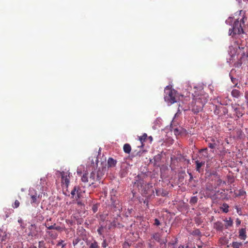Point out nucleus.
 I'll use <instances>...</instances> for the list:
<instances>
[{"mask_svg":"<svg viewBox=\"0 0 248 248\" xmlns=\"http://www.w3.org/2000/svg\"><path fill=\"white\" fill-rule=\"evenodd\" d=\"M116 226V222L115 221H113L112 222H111L110 223V226L109 227V229H110L111 228V227H115Z\"/></svg>","mask_w":248,"mask_h":248,"instance_id":"obj_43","label":"nucleus"},{"mask_svg":"<svg viewBox=\"0 0 248 248\" xmlns=\"http://www.w3.org/2000/svg\"><path fill=\"white\" fill-rule=\"evenodd\" d=\"M29 195L30 196L31 203L34 206L38 205L41 200L42 195L38 194L33 188L30 189Z\"/></svg>","mask_w":248,"mask_h":248,"instance_id":"obj_5","label":"nucleus"},{"mask_svg":"<svg viewBox=\"0 0 248 248\" xmlns=\"http://www.w3.org/2000/svg\"><path fill=\"white\" fill-rule=\"evenodd\" d=\"M244 17L242 16L240 19H237L233 23L232 29H229V34L233 37L235 35L240 34L244 33L242 25L244 24Z\"/></svg>","mask_w":248,"mask_h":248,"instance_id":"obj_2","label":"nucleus"},{"mask_svg":"<svg viewBox=\"0 0 248 248\" xmlns=\"http://www.w3.org/2000/svg\"><path fill=\"white\" fill-rule=\"evenodd\" d=\"M102 246L103 248H106V247H107V242H106V240L104 239V240H103V242H102Z\"/></svg>","mask_w":248,"mask_h":248,"instance_id":"obj_42","label":"nucleus"},{"mask_svg":"<svg viewBox=\"0 0 248 248\" xmlns=\"http://www.w3.org/2000/svg\"><path fill=\"white\" fill-rule=\"evenodd\" d=\"M39 248H46V243L44 241H41L39 242L38 244Z\"/></svg>","mask_w":248,"mask_h":248,"instance_id":"obj_34","label":"nucleus"},{"mask_svg":"<svg viewBox=\"0 0 248 248\" xmlns=\"http://www.w3.org/2000/svg\"><path fill=\"white\" fill-rule=\"evenodd\" d=\"M148 139H149V140H150V142H152V140H153V138H152V136H149V137H148Z\"/></svg>","mask_w":248,"mask_h":248,"instance_id":"obj_47","label":"nucleus"},{"mask_svg":"<svg viewBox=\"0 0 248 248\" xmlns=\"http://www.w3.org/2000/svg\"><path fill=\"white\" fill-rule=\"evenodd\" d=\"M73 202L77 203L79 206H82L84 205V202L82 199L77 198V197H75L74 200Z\"/></svg>","mask_w":248,"mask_h":248,"instance_id":"obj_22","label":"nucleus"},{"mask_svg":"<svg viewBox=\"0 0 248 248\" xmlns=\"http://www.w3.org/2000/svg\"><path fill=\"white\" fill-rule=\"evenodd\" d=\"M147 138V135L146 133H144L141 136L139 137V140L141 143V145L140 146L141 147L143 146V143L145 141V140Z\"/></svg>","mask_w":248,"mask_h":248,"instance_id":"obj_20","label":"nucleus"},{"mask_svg":"<svg viewBox=\"0 0 248 248\" xmlns=\"http://www.w3.org/2000/svg\"><path fill=\"white\" fill-rule=\"evenodd\" d=\"M117 161L111 157H109L108 160V167L112 168L115 166Z\"/></svg>","mask_w":248,"mask_h":248,"instance_id":"obj_15","label":"nucleus"},{"mask_svg":"<svg viewBox=\"0 0 248 248\" xmlns=\"http://www.w3.org/2000/svg\"><path fill=\"white\" fill-rule=\"evenodd\" d=\"M199 157L202 161H205V160L208 157V153L207 148H206L201 149L199 151Z\"/></svg>","mask_w":248,"mask_h":248,"instance_id":"obj_9","label":"nucleus"},{"mask_svg":"<svg viewBox=\"0 0 248 248\" xmlns=\"http://www.w3.org/2000/svg\"><path fill=\"white\" fill-rule=\"evenodd\" d=\"M47 219H48V222H49V221H51L52 218H47Z\"/></svg>","mask_w":248,"mask_h":248,"instance_id":"obj_52","label":"nucleus"},{"mask_svg":"<svg viewBox=\"0 0 248 248\" xmlns=\"http://www.w3.org/2000/svg\"><path fill=\"white\" fill-rule=\"evenodd\" d=\"M52 225V227H53L54 228V230H55V228H56V226H57V225H56V223H54V224H53V225Z\"/></svg>","mask_w":248,"mask_h":248,"instance_id":"obj_48","label":"nucleus"},{"mask_svg":"<svg viewBox=\"0 0 248 248\" xmlns=\"http://www.w3.org/2000/svg\"><path fill=\"white\" fill-rule=\"evenodd\" d=\"M231 78V80H232V82L235 84L234 87H236L237 85V84H238L237 79L235 78L232 77Z\"/></svg>","mask_w":248,"mask_h":248,"instance_id":"obj_37","label":"nucleus"},{"mask_svg":"<svg viewBox=\"0 0 248 248\" xmlns=\"http://www.w3.org/2000/svg\"><path fill=\"white\" fill-rule=\"evenodd\" d=\"M87 245H88L89 248H100L98 243L95 240L89 242Z\"/></svg>","mask_w":248,"mask_h":248,"instance_id":"obj_17","label":"nucleus"},{"mask_svg":"<svg viewBox=\"0 0 248 248\" xmlns=\"http://www.w3.org/2000/svg\"><path fill=\"white\" fill-rule=\"evenodd\" d=\"M84 192V191H83L80 188L78 187L76 194L77 195L75 197H77V198L82 199L83 198V194Z\"/></svg>","mask_w":248,"mask_h":248,"instance_id":"obj_18","label":"nucleus"},{"mask_svg":"<svg viewBox=\"0 0 248 248\" xmlns=\"http://www.w3.org/2000/svg\"><path fill=\"white\" fill-rule=\"evenodd\" d=\"M160 235L159 233L157 232V233H155L154 234H153V236H152V238L155 239V241H157V242H159L160 240Z\"/></svg>","mask_w":248,"mask_h":248,"instance_id":"obj_27","label":"nucleus"},{"mask_svg":"<svg viewBox=\"0 0 248 248\" xmlns=\"http://www.w3.org/2000/svg\"><path fill=\"white\" fill-rule=\"evenodd\" d=\"M232 95L235 98H238L240 95V92L239 91L236 89H233L231 92Z\"/></svg>","mask_w":248,"mask_h":248,"instance_id":"obj_23","label":"nucleus"},{"mask_svg":"<svg viewBox=\"0 0 248 248\" xmlns=\"http://www.w3.org/2000/svg\"><path fill=\"white\" fill-rule=\"evenodd\" d=\"M195 164L196 165V170L200 172L201 168L205 164V161L202 160L200 161L199 160H196Z\"/></svg>","mask_w":248,"mask_h":248,"instance_id":"obj_16","label":"nucleus"},{"mask_svg":"<svg viewBox=\"0 0 248 248\" xmlns=\"http://www.w3.org/2000/svg\"><path fill=\"white\" fill-rule=\"evenodd\" d=\"M142 152H141L140 151H139L138 152H137L136 154V155H139V156H140L142 154Z\"/></svg>","mask_w":248,"mask_h":248,"instance_id":"obj_45","label":"nucleus"},{"mask_svg":"<svg viewBox=\"0 0 248 248\" xmlns=\"http://www.w3.org/2000/svg\"><path fill=\"white\" fill-rule=\"evenodd\" d=\"M213 228L217 232H222L224 230V225L222 222L217 221L214 223Z\"/></svg>","mask_w":248,"mask_h":248,"instance_id":"obj_8","label":"nucleus"},{"mask_svg":"<svg viewBox=\"0 0 248 248\" xmlns=\"http://www.w3.org/2000/svg\"><path fill=\"white\" fill-rule=\"evenodd\" d=\"M64 243V241L63 240H61V241H60L57 244V246H62V248H63L64 247H65L66 246V244H64L63 243Z\"/></svg>","mask_w":248,"mask_h":248,"instance_id":"obj_35","label":"nucleus"},{"mask_svg":"<svg viewBox=\"0 0 248 248\" xmlns=\"http://www.w3.org/2000/svg\"><path fill=\"white\" fill-rule=\"evenodd\" d=\"M78 243H80L81 245L84 244L83 242L81 240V239L79 237H77L74 238L73 239L72 244L74 247V248H78L77 245Z\"/></svg>","mask_w":248,"mask_h":248,"instance_id":"obj_13","label":"nucleus"},{"mask_svg":"<svg viewBox=\"0 0 248 248\" xmlns=\"http://www.w3.org/2000/svg\"><path fill=\"white\" fill-rule=\"evenodd\" d=\"M30 231L29 235L32 237L36 236L38 235V231L37 230V227L34 224H31L29 227Z\"/></svg>","mask_w":248,"mask_h":248,"instance_id":"obj_10","label":"nucleus"},{"mask_svg":"<svg viewBox=\"0 0 248 248\" xmlns=\"http://www.w3.org/2000/svg\"><path fill=\"white\" fill-rule=\"evenodd\" d=\"M104 229V227L102 225H101L99 227L97 231L99 235H103V231Z\"/></svg>","mask_w":248,"mask_h":248,"instance_id":"obj_33","label":"nucleus"},{"mask_svg":"<svg viewBox=\"0 0 248 248\" xmlns=\"http://www.w3.org/2000/svg\"><path fill=\"white\" fill-rule=\"evenodd\" d=\"M235 223L236 227H238L241 224V221L239 218H237L235 220Z\"/></svg>","mask_w":248,"mask_h":248,"instance_id":"obj_40","label":"nucleus"},{"mask_svg":"<svg viewBox=\"0 0 248 248\" xmlns=\"http://www.w3.org/2000/svg\"><path fill=\"white\" fill-rule=\"evenodd\" d=\"M78 187L75 186L73 188V189L71 191V194L72 195V198L73 199H74V196L77 194V192L78 190Z\"/></svg>","mask_w":248,"mask_h":248,"instance_id":"obj_31","label":"nucleus"},{"mask_svg":"<svg viewBox=\"0 0 248 248\" xmlns=\"http://www.w3.org/2000/svg\"><path fill=\"white\" fill-rule=\"evenodd\" d=\"M213 143H208V146L211 149H214L217 146V144L215 142L214 139L212 140Z\"/></svg>","mask_w":248,"mask_h":248,"instance_id":"obj_30","label":"nucleus"},{"mask_svg":"<svg viewBox=\"0 0 248 248\" xmlns=\"http://www.w3.org/2000/svg\"><path fill=\"white\" fill-rule=\"evenodd\" d=\"M239 238L243 240H245L247 237V232L245 228H242L239 231Z\"/></svg>","mask_w":248,"mask_h":248,"instance_id":"obj_11","label":"nucleus"},{"mask_svg":"<svg viewBox=\"0 0 248 248\" xmlns=\"http://www.w3.org/2000/svg\"><path fill=\"white\" fill-rule=\"evenodd\" d=\"M156 194L157 196H160V190H156Z\"/></svg>","mask_w":248,"mask_h":248,"instance_id":"obj_46","label":"nucleus"},{"mask_svg":"<svg viewBox=\"0 0 248 248\" xmlns=\"http://www.w3.org/2000/svg\"><path fill=\"white\" fill-rule=\"evenodd\" d=\"M29 248H37V247L34 246H31Z\"/></svg>","mask_w":248,"mask_h":248,"instance_id":"obj_50","label":"nucleus"},{"mask_svg":"<svg viewBox=\"0 0 248 248\" xmlns=\"http://www.w3.org/2000/svg\"><path fill=\"white\" fill-rule=\"evenodd\" d=\"M229 205L227 203H225L223 204L222 207L221 209L223 212L227 213L229 212Z\"/></svg>","mask_w":248,"mask_h":248,"instance_id":"obj_26","label":"nucleus"},{"mask_svg":"<svg viewBox=\"0 0 248 248\" xmlns=\"http://www.w3.org/2000/svg\"><path fill=\"white\" fill-rule=\"evenodd\" d=\"M61 181L62 185L67 187L69 184V180L70 178V173L68 171H62L61 173Z\"/></svg>","mask_w":248,"mask_h":248,"instance_id":"obj_6","label":"nucleus"},{"mask_svg":"<svg viewBox=\"0 0 248 248\" xmlns=\"http://www.w3.org/2000/svg\"><path fill=\"white\" fill-rule=\"evenodd\" d=\"M224 221L225 222V224L224 225V228L225 229H228L232 226L233 220L231 217H229L228 218H226L224 219Z\"/></svg>","mask_w":248,"mask_h":248,"instance_id":"obj_12","label":"nucleus"},{"mask_svg":"<svg viewBox=\"0 0 248 248\" xmlns=\"http://www.w3.org/2000/svg\"><path fill=\"white\" fill-rule=\"evenodd\" d=\"M235 208L236 209V210L237 211V213L239 215H242V213H241V208H239L237 206H235Z\"/></svg>","mask_w":248,"mask_h":248,"instance_id":"obj_41","label":"nucleus"},{"mask_svg":"<svg viewBox=\"0 0 248 248\" xmlns=\"http://www.w3.org/2000/svg\"><path fill=\"white\" fill-rule=\"evenodd\" d=\"M245 97L247 100V102H248V91H247L245 93Z\"/></svg>","mask_w":248,"mask_h":248,"instance_id":"obj_44","label":"nucleus"},{"mask_svg":"<svg viewBox=\"0 0 248 248\" xmlns=\"http://www.w3.org/2000/svg\"><path fill=\"white\" fill-rule=\"evenodd\" d=\"M81 181L84 183L89 182L90 186L94 184L96 182H100L94 171H92L89 176L88 173L85 172L81 177Z\"/></svg>","mask_w":248,"mask_h":248,"instance_id":"obj_4","label":"nucleus"},{"mask_svg":"<svg viewBox=\"0 0 248 248\" xmlns=\"http://www.w3.org/2000/svg\"><path fill=\"white\" fill-rule=\"evenodd\" d=\"M207 94H202L193 99L192 102L191 110L195 114L202 111L204 105L208 101Z\"/></svg>","mask_w":248,"mask_h":248,"instance_id":"obj_1","label":"nucleus"},{"mask_svg":"<svg viewBox=\"0 0 248 248\" xmlns=\"http://www.w3.org/2000/svg\"><path fill=\"white\" fill-rule=\"evenodd\" d=\"M44 225L46 226V227L48 229V230H54V227H52V225H49V223H48V219H46L45 224H44Z\"/></svg>","mask_w":248,"mask_h":248,"instance_id":"obj_28","label":"nucleus"},{"mask_svg":"<svg viewBox=\"0 0 248 248\" xmlns=\"http://www.w3.org/2000/svg\"><path fill=\"white\" fill-rule=\"evenodd\" d=\"M46 233L52 238H55L57 236V234L56 233H54L52 231H46Z\"/></svg>","mask_w":248,"mask_h":248,"instance_id":"obj_32","label":"nucleus"},{"mask_svg":"<svg viewBox=\"0 0 248 248\" xmlns=\"http://www.w3.org/2000/svg\"><path fill=\"white\" fill-rule=\"evenodd\" d=\"M154 221V225L155 226H158L161 224L159 220L157 218H155Z\"/></svg>","mask_w":248,"mask_h":248,"instance_id":"obj_38","label":"nucleus"},{"mask_svg":"<svg viewBox=\"0 0 248 248\" xmlns=\"http://www.w3.org/2000/svg\"><path fill=\"white\" fill-rule=\"evenodd\" d=\"M247 105H248V102H247Z\"/></svg>","mask_w":248,"mask_h":248,"instance_id":"obj_54","label":"nucleus"},{"mask_svg":"<svg viewBox=\"0 0 248 248\" xmlns=\"http://www.w3.org/2000/svg\"><path fill=\"white\" fill-rule=\"evenodd\" d=\"M198 202V198L196 196H194L191 198L189 202L191 204H194Z\"/></svg>","mask_w":248,"mask_h":248,"instance_id":"obj_29","label":"nucleus"},{"mask_svg":"<svg viewBox=\"0 0 248 248\" xmlns=\"http://www.w3.org/2000/svg\"><path fill=\"white\" fill-rule=\"evenodd\" d=\"M190 176V179H192L193 178L192 175L191 173H189Z\"/></svg>","mask_w":248,"mask_h":248,"instance_id":"obj_51","label":"nucleus"},{"mask_svg":"<svg viewBox=\"0 0 248 248\" xmlns=\"http://www.w3.org/2000/svg\"><path fill=\"white\" fill-rule=\"evenodd\" d=\"M20 205V202L18 200H16L14 204L13 205V207L14 208H16L19 207Z\"/></svg>","mask_w":248,"mask_h":248,"instance_id":"obj_36","label":"nucleus"},{"mask_svg":"<svg viewBox=\"0 0 248 248\" xmlns=\"http://www.w3.org/2000/svg\"><path fill=\"white\" fill-rule=\"evenodd\" d=\"M245 194H246V192L243 189H240L239 191V194H238V196H243Z\"/></svg>","mask_w":248,"mask_h":248,"instance_id":"obj_39","label":"nucleus"},{"mask_svg":"<svg viewBox=\"0 0 248 248\" xmlns=\"http://www.w3.org/2000/svg\"><path fill=\"white\" fill-rule=\"evenodd\" d=\"M124 151L126 154H129L131 151V147L129 144L125 143L123 147Z\"/></svg>","mask_w":248,"mask_h":248,"instance_id":"obj_19","label":"nucleus"},{"mask_svg":"<svg viewBox=\"0 0 248 248\" xmlns=\"http://www.w3.org/2000/svg\"><path fill=\"white\" fill-rule=\"evenodd\" d=\"M166 195V194L165 193H163V192H162V193L160 194V195H161L162 196H165Z\"/></svg>","mask_w":248,"mask_h":248,"instance_id":"obj_49","label":"nucleus"},{"mask_svg":"<svg viewBox=\"0 0 248 248\" xmlns=\"http://www.w3.org/2000/svg\"><path fill=\"white\" fill-rule=\"evenodd\" d=\"M105 171H106V168H103L102 169V170H100V169H99V170L97 171V173L96 174V176L97 177L99 181H100V180L102 178L103 175L105 174Z\"/></svg>","mask_w":248,"mask_h":248,"instance_id":"obj_14","label":"nucleus"},{"mask_svg":"<svg viewBox=\"0 0 248 248\" xmlns=\"http://www.w3.org/2000/svg\"><path fill=\"white\" fill-rule=\"evenodd\" d=\"M178 248H184L183 246H180Z\"/></svg>","mask_w":248,"mask_h":248,"instance_id":"obj_53","label":"nucleus"},{"mask_svg":"<svg viewBox=\"0 0 248 248\" xmlns=\"http://www.w3.org/2000/svg\"><path fill=\"white\" fill-rule=\"evenodd\" d=\"M230 245L232 248H240L242 247L243 243L242 242H232Z\"/></svg>","mask_w":248,"mask_h":248,"instance_id":"obj_21","label":"nucleus"},{"mask_svg":"<svg viewBox=\"0 0 248 248\" xmlns=\"http://www.w3.org/2000/svg\"><path fill=\"white\" fill-rule=\"evenodd\" d=\"M9 237V233L0 228V244L5 243Z\"/></svg>","mask_w":248,"mask_h":248,"instance_id":"obj_7","label":"nucleus"},{"mask_svg":"<svg viewBox=\"0 0 248 248\" xmlns=\"http://www.w3.org/2000/svg\"><path fill=\"white\" fill-rule=\"evenodd\" d=\"M164 99L167 103L172 104L177 101L176 92L171 87L167 86L164 90Z\"/></svg>","mask_w":248,"mask_h":248,"instance_id":"obj_3","label":"nucleus"},{"mask_svg":"<svg viewBox=\"0 0 248 248\" xmlns=\"http://www.w3.org/2000/svg\"><path fill=\"white\" fill-rule=\"evenodd\" d=\"M234 110L238 118H240L243 116V113L240 111V109L239 108H234Z\"/></svg>","mask_w":248,"mask_h":248,"instance_id":"obj_24","label":"nucleus"},{"mask_svg":"<svg viewBox=\"0 0 248 248\" xmlns=\"http://www.w3.org/2000/svg\"><path fill=\"white\" fill-rule=\"evenodd\" d=\"M55 230L59 231L60 232H62L63 231H66L67 229L65 228L64 225L62 226H58L57 225L55 228Z\"/></svg>","mask_w":248,"mask_h":248,"instance_id":"obj_25","label":"nucleus"}]
</instances>
